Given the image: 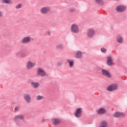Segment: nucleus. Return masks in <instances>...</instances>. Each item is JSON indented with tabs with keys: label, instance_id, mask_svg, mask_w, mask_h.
Listing matches in <instances>:
<instances>
[{
	"label": "nucleus",
	"instance_id": "obj_16",
	"mask_svg": "<svg viewBox=\"0 0 127 127\" xmlns=\"http://www.w3.org/2000/svg\"><path fill=\"white\" fill-rule=\"evenodd\" d=\"M31 86L34 88V89H37L40 86V83L39 82H32L31 83Z\"/></svg>",
	"mask_w": 127,
	"mask_h": 127
},
{
	"label": "nucleus",
	"instance_id": "obj_22",
	"mask_svg": "<svg viewBox=\"0 0 127 127\" xmlns=\"http://www.w3.org/2000/svg\"><path fill=\"white\" fill-rule=\"evenodd\" d=\"M108 123L106 121H102L99 127H107Z\"/></svg>",
	"mask_w": 127,
	"mask_h": 127
},
{
	"label": "nucleus",
	"instance_id": "obj_6",
	"mask_svg": "<svg viewBox=\"0 0 127 127\" xmlns=\"http://www.w3.org/2000/svg\"><path fill=\"white\" fill-rule=\"evenodd\" d=\"M31 41V39L29 37H25L21 40L20 43L21 44H28L30 43Z\"/></svg>",
	"mask_w": 127,
	"mask_h": 127
},
{
	"label": "nucleus",
	"instance_id": "obj_20",
	"mask_svg": "<svg viewBox=\"0 0 127 127\" xmlns=\"http://www.w3.org/2000/svg\"><path fill=\"white\" fill-rule=\"evenodd\" d=\"M2 2L7 4H12V1L11 0H2Z\"/></svg>",
	"mask_w": 127,
	"mask_h": 127
},
{
	"label": "nucleus",
	"instance_id": "obj_14",
	"mask_svg": "<svg viewBox=\"0 0 127 127\" xmlns=\"http://www.w3.org/2000/svg\"><path fill=\"white\" fill-rule=\"evenodd\" d=\"M107 64L108 66L113 65V58L111 56L107 57Z\"/></svg>",
	"mask_w": 127,
	"mask_h": 127
},
{
	"label": "nucleus",
	"instance_id": "obj_7",
	"mask_svg": "<svg viewBox=\"0 0 127 127\" xmlns=\"http://www.w3.org/2000/svg\"><path fill=\"white\" fill-rule=\"evenodd\" d=\"M118 89V85L116 84H113L108 86L107 88V91L109 92H111L112 91H115L117 90Z\"/></svg>",
	"mask_w": 127,
	"mask_h": 127
},
{
	"label": "nucleus",
	"instance_id": "obj_11",
	"mask_svg": "<svg viewBox=\"0 0 127 127\" xmlns=\"http://www.w3.org/2000/svg\"><path fill=\"white\" fill-rule=\"evenodd\" d=\"M26 67L28 70H31L32 68L35 67V63H33L31 61H29L26 63Z\"/></svg>",
	"mask_w": 127,
	"mask_h": 127
},
{
	"label": "nucleus",
	"instance_id": "obj_30",
	"mask_svg": "<svg viewBox=\"0 0 127 127\" xmlns=\"http://www.w3.org/2000/svg\"><path fill=\"white\" fill-rule=\"evenodd\" d=\"M76 9L75 8H71L69 9L70 12H75Z\"/></svg>",
	"mask_w": 127,
	"mask_h": 127
},
{
	"label": "nucleus",
	"instance_id": "obj_15",
	"mask_svg": "<svg viewBox=\"0 0 127 127\" xmlns=\"http://www.w3.org/2000/svg\"><path fill=\"white\" fill-rule=\"evenodd\" d=\"M126 114L124 113L116 112L114 114L115 118H120V117H125Z\"/></svg>",
	"mask_w": 127,
	"mask_h": 127
},
{
	"label": "nucleus",
	"instance_id": "obj_2",
	"mask_svg": "<svg viewBox=\"0 0 127 127\" xmlns=\"http://www.w3.org/2000/svg\"><path fill=\"white\" fill-rule=\"evenodd\" d=\"M70 31L72 33L78 34L80 32L79 26L76 24H72L70 27Z\"/></svg>",
	"mask_w": 127,
	"mask_h": 127
},
{
	"label": "nucleus",
	"instance_id": "obj_4",
	"mask_svg": "<svg viewBox=\"0 0 127 127\" xmlns=\"http://www.w3.org/2000/svg\"><path fill=\"white\" fill-rule=\"evenodd\" d=\"M127 7L124 5H119L116 7V11L117 12H124L126 11Z\"/></svg>",
	"mask_w": 127,
	"mask_h": 127
},
{
	"label": "nucleus",
	"instance_id": "obj_5",
	"mask_svg": "<svg viewBox=\"0 0 127 127\" xmlns=\"http://www.w3.org/2000/svg\"><path fill=\"white\" fill-rule=\"evenodd\" d=\"M82 110H83V109H82L81 108H79L76 109V110L74 113V115L76 117V118H81V117H82L83 113Z\"/></svg>",
	"mask_w": 127,
	"mask_h": 127
},
{
	"label": "nucleus",
	"instance_id": "obj_23",
	"mask_svg": "<svg viewBox=\"0 0 127 127\" xmlns=\"http://www.w3.org/2000/svg\"><path fill=\"white\" fill-rule=\"evenodd\" d=\"M95 1L97 2V3L100 4V5H105V2H104L103 0H95Z\"/></svg>",
	"mask_w": 127,
	"mask_h": 127
},
{
	"label": "nucleus",
	"instance_id": "obj_25",
	"mask_svg": "<svg viewBox=\"0 0 127 127\" xmlns=\"http://www.w3.org/2000/svg\"><path fill=\"white\" fill-rule=\"evenodd\" d=\"M28 55H29V54H28V52L22 53L21 55V57L22 58H24L28 56Z\"/></svg>",
	"mask_w": 127,
	"mask_h": 127
},
{
	"label": "nucleus",
	"instance_id": "obj_19",
	"mask_svg": "<svg viewBox=\"0 0 127 127\" xmlns=\"http://www.w3.org/2000/svg\"><path fill=\"white\" fill-rule=\"evenodd\" d=\"M67 62H68L69 64V66L70 68H72L73 66H74V61L73 60H66Z\"/></svg>",
	"mask_w": 127,
	"mask_h": 127
},
{
	"label": "nucleus",
	"instance_id": "obj_13",
	"mask_svg": "<svg viewBox=\"0 0 127 127\" xmlns=\"http://www.w3.org/2000/svg\"><path fill=\"white\" fill-rule=\"evenodd\" d=\"M107 113V110L105 108H100L97 111L98 115H105Z\"/></svg>",
	"mask_w": 127,
	"mask_h": 127
},
{
	"label": "nucleus",
	"instance_id": "obj_33",
	"mask_svg": "<svg viewBox=\"0 0 127 127\" xmlns=\"http://www.w3.org/2000/svg\"><path fill=\"white\" fill-rule=\"evenodd\" d=\"M2 15H3L2 12L0 11V17H1V16H2Z\"/></svg>",
	"mask_w": 127,
	"mask_h": 127
},
{
	"label": "nucleus",
	"instance_id": "obj_21",
	"mask_svg": "<svg viewBox=\"0 0 127 127\" xmlns=\"http://www.w3.org/2000/svg\"><path fill=\"white\" fill-rule=\"evenodd\" d=\"M123 40H124V39L122 36L118 35L117 36V42H118V43H122V42H123Z\"/></svg>",
	"mask_w": 127,
	"mask_h": 127
},
{
	"label": "nucleus",
	"instance_id": "obj_27",
	"mask_svg": "<svg viewBox=\"0 0 127 127\" xmlns=\"http://www.w3.org/2000/svg\"><path fill=\"white\" fill-rule=\"evenodd\" d=\"M21 54H22L21 51H19L16 53V56H18V57H21Z\"/></svg>",
	"mask_w": 127,
	"mask_h": 127
},
{
	"label": "nucleus",
	"instance_id": "obj_3",
	"mask_svg": "<svg viewBox=\"0 0 127 127\" xmlns=\"http://www.w3.org/2000/svg\"><path fill=\"white\" fill-rule=\"evenodd\" d=\"M37 74L40 77H45L47 75L46 72L42 68H38L37 70Z\"/></svg>",
	"mask_w": 127,
	"mask_h": 127
},
{
	"label": "nucleus",
	"instance_id": "obj_17",
	"mask_svg": "<svg viewBox=\"0 0 127 127\" xmlns=\"http://www.w3.org/2000/svg\"><path fill=\"white\" fill-rule=\"evenodd\" d=\"M82 52L78 51L75 53V58H78V59H80V58H82Z\"/></svg>",
	"mask_w": 127,
	"mask_h": 127
},
{
	"label": "nucleus",
	"instance_id": "obj_35",
	"mask_svg": "<svg viewBox=\"0 0 127 127\" xmlns=\"http://www.w3.org/2000/svg\"><path fill=\"white\" fill-rule=\"evenodd\" d=\"M44 122H45V120L44 119H43L42 120V122L44 123Z\"/></svg>",
	"mask_w": 127,
	"mask_h": 127
},
{
	"label": "nucleus",
	"instance_id": "obj_24",
	"mask_svg": "<svg viewBox=\"0 0 127 127\" xmlns=\"http://www.w3.org/2000/svg\"><path fill=\"white\" fill-rule=\"evenodd\" d=\"M60 120L55 119H54L53 124L55 126H57V125H59V124H60Z\"/></svg>",
	"mask_w": 127,
	"mask_h": 127
},
{
	"label": "nucleus",
	"instance_id": "obj_9",
	"mask_svg": "<svg viewBox=\"0 0 127 127\" xmlns=\"http://www.w3.org/2000/svg\"><path fill=\"white\" fill-rule=\"evenodd\" d=\"M24 100L26 101V103L29 104L31 102V97H30V95L29 94L26 93L23 95Z\"/></svg>",
	"mask_w": 127,
	"mask_h": 127
},
{
	"label": "nucleus",
	"instance_id": "obj_32",
	"mask_svg": "<svg viewBox=\"0 0 127 127\" xmlns=\"http://www.w3.org/2000/svg\"><path fill=\"white\" fill-rule=\"evenodd\" d=\"M63 63V62H59L57 63V66H61L62 65V64Z\"/></svg>",
	"mask_w": 127,
	"mask_h": 127
},
{
	"label": "nucleus",
	"instance_id": "obj_26",
	"mask_svg": "<svg viewBox=\"0 0 127 127\" xmlns=\"http://www.w3.org/2000/svg\"><path fill=\"white\" fill-rule=\"evenodd\" d=\"M43 99H44V97L43 96H41L40 95H38L37 96V100H38V101H39L40 100H43Z\"/></svg>",
	"mask_w": 127,
	"mask_h": 127
},
{
	"label": "nucleus",
	"instance_id": "obj_10",
	"mask_svg": "<svg viewBox=\"0 0 127 127\" xmlns=\"http://www.w3.org/2000/svg\"><path fill=\"white\" fill-rule=\"evenodd\" d=\"M50 11V8L48 7H43L40 10L42 14H47L48 12Z\"/></svg>",
	"mask_w": 127,
	"mask_h": 127
},
{
	"label": "nucleus",
	"instance_id": "obj_29",
	"mask_svg": "<svg viewBox=\"0 0 127 127\" xmlns=\"http://www.w3.org/2000/svg\"><path fill=\"white\" fill-rule=\"evenodd\" d=\"M20 110V106H18L15 107L14 111H19Z\"/></svg>",
	"mask_w": 127,
	"mask_h": 127
},
{
	"label": "nucleus",
	"instance_id": "obj_12",
	"mask_svg": "<svg viewBox=\"0 0 127 127\" xmlns=\"http://www.w3.org/2000/svg\"><path fill=\"white\" fill-rule=\"evenodd\" d=\"M102 75L103 76H105V77H107V78H111L112 75H111V73L108 70L106 69H102Z\"/></svg>",
	"mask_w": 127,
	"mask_h": 127
},
{
	"label": "nucleus",
	"instance_id": "obj_8",
	"mask_svg": "<svg viewBox=\"0 0 127 127\" xmlns=\"http://www.w3.org/2000/svg\"><path fill=\"white\" fill-rule=\"evenodd\" d=\"M87 35L89 38H92L95 35V30L93 29H89L87 32Z\"/></svg>",
	"mask_w": 127,
	"mask_h": 127
},
{
	"label": "nucleus",
	"instance_id": "obj_31",
	"mask_svg": "<svg viewBox=\"0 0 127 127\" xmlns=\"http://www.w3.org/2000/svg\"><path fill=\"white\" fill-rule=\"evenodd\" d=\"M101 52H103V53H106L107 52V49L102 48L101 49Z\"/></svg>",
	"mask_w": 127,
	"mask_h": 127
},
{
	"label": "nucleus",
	"instance_id": "obj_34",
	"mask_svg": "<svg viewBox=\"0 0 127 127\" xmlns=\"http://www.w3.org/2000/svg\"><path fill=\"white\" fill-rule=\"evenodd\" d=\"M47 33H48V35H49V36L51 35V33H50V31H48Z\"/></svg>",
	"mask_w": 127,
	"mask_h": 127
},
{
	"label": "nucleus",
	"instance_id": "obj_28",
	"mask_svg": "<svg viewBox=\"0 0 127 127\" xmlns=\"http://www.w3.org/2000/svg\"><path fill=\"white\" fill-rule=\"evenodd\" d=\"M22 7V4H18V5H16V8L17 9H18L19 8H21Z\"/></svg>",
	"mask_w": 127,
	"mask_h": 127
},
{
	"label": "nucleus",
	"instance_id": "obj_18",
	"mask_svg": "<svg viewBox=\"0 0 127 127\" xmlns=\"http://www.w3.org/2000/svg\"><path fill=\"white\" fill-rule=\"evenodd\" d=\"M56 48L58 50H63L64 49V46L63 44L58 45L56 46Z\"/></svg>",
	"mask_w": 127,
	"mask_h": 127
},
{
	"label": "nucleus",
	"instance_id": "obj_1",
	"mask_svg": "<svg viewBox=\"0 0 127 127\" xmlns=\"http://www.w3.org/2000/svg\"><path fill=\"white\" fill-rule=\"evenodd\" d=\"M23 120H24V115H18L15 116L13 119V121L15 122L16 125L19 127H20V126H22V121H23Z\"/></svg>",
	"mask_w": 127,
	"mask_h": 127
}]
</instances>
